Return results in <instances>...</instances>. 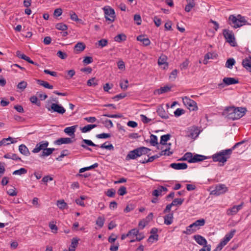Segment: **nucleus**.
<instances>
[{"instance_id": "obj_50", "label": "nucleus", "mask_w": 251, "mask_h": 251, "mask_svg": "<svg viewBox=\"0 0 251 251\" xmlns=\"http://www.w3.org/2000/svg\"><path fill=\"white\" fill-rule=\"evenodd\" d=\"M87 84L88 86H96L98 85V81L94 77L89 79L87 81Z\"/></svg>"}, {"instance_id": "obj_19", "label": "nucleus", "mask_w": 251, "mask_h": 251, "mask_svg": "<svg viewBox=\"0 0 251 251\" xmlns=\"http://www.w3.org/2000/svg\"><path fill=\"white\" fill-rule=\"evenodd\" d=\"M76 127L77 126H71L67 127L64 129V132L68 135L74 137Z\"/></svg>"}, {"instance_id": "obj_41", "label": "nucleus", "mask_w": 251, "mask_h": 251, "mask_svg": "<svg viewBox=\"0 0 251 251\" xmlns=\"http://www.w3.org/2000/svg\"><path fill=\"white\" fill-rule=\"evenodd\" d=\"M235 61L233 58H229L227 60L226 63V67L227 68L231 69L234 65Z\"/></svg>"}, {"instance_id": "obj_56", "label": "nucleus", "mask_w": 251, "mask_h": 251, "mask_svg": "<svg viewBox=\"0 0 251 251\" xmlns=\"http://www.w3.org/2000/svg\"><path fill=\"white\" fill-rule=\"evenodd\" d=\"M126 95L125 93H121L113 98V99L115 100H119L122 99L126 97Z\"/></svg>"}, {"instance_id": "obj_12", "label": "nucleus", "mask_w": 251, "mask_h": 251, "mask_svg": "<svg viewBox=\"0 0 251 251\" xmlns=\"http://www.w3.org/2000/svg\"><path fill=\"white\" fill-rule=\"evenodd\" d=\"M236 232L235 229H232L230 232L226 234L224 238L222 240L220 243L218 244V249H223V248L226 245L230 239L233 237Z\"/></svg>"}, {"instance_id": "obj_61", "label": "nucleus", "mask_w": 251, "mask_h": 251, "mask_svg": "<svg viewBox=\"0 0 251 251\" xmlns=\"http://www.w3.org/2000/svg\"><path fill=\"white\" fill-rule=\"evenodd\" d=\"M140 117L142 122L144 124L149 123L151 121V119L148 118L146 116L143 114L140 115Z\"/></svg>"}, {"instance_id": "obj_62", "label": "nucleus", "mask_w": 251, "mask_h": 251, "mask_svg": "<svg viewBox=\"0 0 251 251\" xmlns=\"http://www.w3.org/2000/svg\"><path fill=\"white\" fill-rule=\"evenodd\" d=\"M177 75V70L175 69V70H173L172 72V73H171V75L169 76L170 79H171L172 80H174L176 78Z\"/></svg>"}, {"instance_id": "obj_59", "label": "nucleus", "mask_w": 251, "mask_h": 251, "mask_svg": "<svg viewBox=\"0 0 251 251\" xmlns=\"http://www.w3.org/2000/svg\"><path fill=\"white\" fill-rule=\"evenodd\" d=\"M134 20L136 22L137 25H140L141 24L142 20L140 15L135 14L134 16Z\"/></svg>"}, {"instance_id": "obj_57", "label": "nucleus", "mask_w": 251, "mask_h": 251, "mask_svg": "<svg viewBox=\"0 0 251 251\" xmlns=\"http://www.w3.org/2000/svg\"><path fill=\"white\" fill-rule=\"evenodd\" d=\"M126 193V188L125 186L121 187L118 191V194L120 196H124Z\"/></svg>"}, {"instance_id": "obj_60", "label": "nucleus", "mask_w": 251, "mask_h": 251, "mask_svg": "<svg viewBox=\"0 0 251 251\" xmlns=\"http://www.w3.org/2000/svg\"><path fill=\"white\" fill-rule=\"evenodd\" d=\"M107 44L108 41L106 39H101L98 41V45L101 48L106 46Z\"/></svg>"}, {"instance_id": "obj_24", "label": "nucleus", "mask_w": 251, "mask_h": 251, "mask_svg": "<svg viewBox=\"0 0 251 251\" xmlns=\"http://www.w3.org/2000/svg\"><path fill=\"white\" fill-rule=\"evenodd\" d=\"M242 64L247 71L251 73V60L250 59L247 58L244 59Z\"/></svg>"}, {"instance_id": "obj_54", "label": "nucleus", "mask_w": 251, "mask_h": 251, "mask_svg": "<svg viewBox=\"0 0 251 251\" xmlns=\"http://www.w3.org/2000/svg\"><path fill=\"white\" fill-rule=\"evenodd\" d=\"M183 200V199H175L172 201V204L173 205H181L182 203Z\"/></svg>"}, {"instance_id": "obj_2", "label": "nucleus", "mask_w": 251, "mask_h": 251, "mask_svg": "<svg viewBox=\"0 0 251 251\" xmlns=\"http://www.w3.org/2000/svg\"><path fill=\"white\" fill-rule=\"evenodd\" d=\"M231 154V150L226 149L213 154L212 156L214 162H219L224 164L230 158Z\"/></svg>"}, {"instance_id": "obj_47", "label": "nucleus", "mask_w": 251, "mask_h": 251, "mask_svg": "<svg viewBox=\"0 0 251 251\" xmlns=\"http://www.w3.org/2000/svg\"><path fill=\"white\" fill-rule=\"evenodd\" d=\"M57 205L60 209H64L67 206V204L64 200H59L57 201Z\"/></svg>"}, {"instance_id": "obj_53", "label": "nucleus", "mask_w": 251, "mask_h": 251, "mask_svg": "<svg viewBox=\"0 0 251 251\" xmlns=\"http://www.w3.org/2000/svg\"><path fill=\"white\" fill-rule=\"evenodd\" d=\"M189 61L188 59H186L184 62H183L180 65V68L181 70H186L189 65Z\"/></svg>"}, {"instance_id": "obj_43", "label": "nucleus", "mask_w": 251, "mask_h": 251, "mask_svg": "<svg viewBox=\"0 0 251 251\" xmlns=\"http://www.w3.org/2000/svg\"><path fill=\"white\" fill-rule=\"evenodd\" d=\"M170 138V134H165L162 135L160 139V144L162 145H165L166 142H167Z\"/></svg>"}, {"instance_id": "obj_31", "label": "nucleus", "mask_w": 251, "mask_h": 251, "mask_svg": "<svg viewBox=\"0 0 251 251\" xmlns=\"http://www.w3.org/2000/svg\"><path fill=\"white\" fill-rule=\"evenodd\" d=\"M137 40L143 43L144 45L147 46L151 44V41L148 38H145L144 35H140L137 37Z\"/></svg>"}, {"instance_id": "obj_36", "label": "nucleus", "mask_w": 251, "mask_h": 251, "mask_svg": "<svg viewBox=\"0 0 251 251\" xmlns=\"http://www.w3.org/2000/svg\"><path fill=\"white\" fill-rule=\"evenodd\" d=\"M105 219L104 217L102 216H99L97 218V220L96 222V224L100 227H102L104 224Z\"/></svg>"}, {"instance_id": "obj_37", "label": "nucleus", "mask_w": 251, "mask_h": 251, "mask_svg": "<svg viewBox=\"0 0 251 251\" xmlns=\"http://www.w3.org/2000/svg\"><path fill=\"white\" fill-rule=\"evenodd\" d=\"M78 239L77 238H73L72 239L71 244L69 247V248L73 251H75L76 247L77 246L78 244Z\"/></svg>"}, {"instance_id": "obj_25", "label": "nucleus", "mask_w": 251, "mask_h": 251, "mask_svg": "<svg viewBox=\"0 0 251 251\" xmlns=\"http://www.w3.org/2000/svg\"><path fill=\"white\" fill-rule=\"evenodd\" d=\"M85 45L83 43L78 42L75 46V52L76 53L81 52L85 49Z\"/></svg>"}, {"instance_id": "obj_44", "label": "nucleus", "mask_w": 251, "mask_h": 251, "mask_svg": "<svg viewBox=\"0 0 251 251\" xmlns=\"http://www.w3.org/2000/svg\"><path fill=\"white\" fill-rule=\"evenodd\" d=\"M55 28L59 30L65 31L67 29V26L63 23H58L55 25Z\"/></svg>"}, {"instance_id": "obj_45", "label": "nucleus", "mask_w": 251, "mask_h": 251, "mask_svg": "<svg viewBox=\"0 0 251 251\" xmlns=\"http://www.w3.org/2000/svg\"><path fill=\"white\" fill-rule=\"evenodd\" d=\"M170 148L169 147L168 148L165 149V150H162L159 153L160 156H162V155H167V156L171 155L173 153V152L170 151Z\"/></svg>"}, {"instance_id": "obj_48", "label": "nucleus", "mask_w": 251, "mask_h": 251, "mask_svg": "<svg viewBox=\"0 0 251 251\" xmlns=\"http://www.w3.org/2000/svg\"><path fill=\"white\" fill-rule=\"evenodd\" d=\"M114 39L115 41L120 42L122 41L126 40V36L123 34H118L115 36Z\"/></svg>"}, {"instance_id": "obj_5", "label": "nucleus", "mask_w": 251, "mask_h": 251, "mask_svg": "<svg viewBox=\"0 0 251 251\" xmlns=\"http://www.w3.org/2000/svg\"><path fill=\"white\" fill-rule=\"evenodd\" d=\"M205 223V221L204 219L197 220L186 227V230L183 231V233L187 235L191 234L199 230L201 227L204 225Z\"/></svg>"}, {"instance_id": "obj_33", "label": "nucleus", "mask_w": 251, "mask_h": 251, "mask_svg": "<svg viewBox=\"0 0 251 251\" xmlns=\"http://www.w3.org/2000/svg\"><path fill=\"white\" fill-rule=\"evenodd\" d=\"M55 150L54 148H46L44 151H42V153L40 155L41 157H46L50 155L52 152Z\"/></svg>"}, {"instance_id": "obj_14", "label": "nucleus", "mask_w": 251, "mask_h": 251, "mask_svg": "<svg viewBox=\"0 0 251 251\" xmlns=\"http://www.w3.org/2000/svg\"><path fill=\"white\" fill-rule=\"evenodd\" d=\"M244 203L242 202L238 205H234L232 207L226 210V214L228 216H234L236 215L241 209H242Z\"/></svg>"}, {"instance_id": "obj_63", "label": "nucleus", "mask_w": 251, "mask_h": 251, "mask_svg": "<svg viewBox=\"0 0 251 251\" xmlns=\"http://www.w3.org/2000/svg\"><path fill=\"white\" fill-rule=\"evenodd\" d=\"M57 55L58 57L62 59H65L67 56V54L66 53L63 52L61 50H59L57 51Z\"/></svg>"}, {"instance_id": "obj_9", "label": "nucleus", "mask_w": 251, "mask_h": 251, "mask_svg": "<svg viewBox=\"0 0 251 251\" xmlns=\"http://www.w3.org/2000/svg\"><path fill=\"white\" fill-rule=\"evenodd\" d=\"M239 81L237 79L233 77H225L223 79V82L218 85V88L221 89L226 86L238 83Z\"/></svg>"}, {"instance_id": "obj_6", "label": "nucleus", "mask_w": 251, "mask_h": 251, "mask_svg": "<svg viewBox=\"0 0 251 251\" xmlns=\"http://www.w3.org/2000/svg\"><path fill=\"white\" fill-rule=\"evenodd\" d=\"M207 157L200 154L188 152L184 154L181 160L187 161L189 163H196L204 160Z\"/></svg>"}, {"instance_id": "obj_16", "label": "nucleus", "mask_w": 251, "mask_h": 251, "mask_svg": "<svg viewBox=\"0 0 251 251\" xmlns=\"http://www.w3.org/2000/svg\"><path fill=\"white\" fill-rule=\"evenodd\" d=\"M167 57L165 55H161L157 61L158 65L163 70L167 69L168 68V63L167 62Z\"/></svg>"}, {"instance_id": "obj_32", "label": "nucleus", "mask_w": 251, "mask_h": 251, "mask_svg": "<svg viewBox=\"0 0 251 251\" xmlns=\"http://www.w3.org/2000/svg\"><path fill=\"white\" fill-rule=\"evenodd\" d=\"M171 90V87L168 86L162 87L160 88L157 89L155 91L154 94H156L158 95H160L163 93L168 92L170 91Z\"/></svg>"}, {"instance_id": "obj_1", "label": "nucleus", "mask_w": 251, "mask_h": 251, "mask_svg": "<svg viewBox=\"0 0 251 251\" xmlns=\"http://www.w3.org/2000/svg\"><path fill=\"white\" fill-rule=\"evenodd\" d=\"M246 109L234 106L226 108L223 113L229 119L235 120L242 117L245 114Z\"/></svg>"}, {"instance_id": "obj_42", "label": "nucleus", "mask_w": 251, "mask_h": 251, "mask_svg": "<svg viewBox=\"0 0 251 251\" xmlns=\"http://www.w3.org/2000/svg\"><path fill=\"white\" fill-rule=\"evenodd\" d=\"M26 173H27V170L25 169L24 168H21L19 170H15V171H14L13 172L12 174L13 175L21 176L22 175L25 174Z\"/></svg>"}, {"instance_id": "obj_34", "label": "nucleus", "mask_w": 251, "mask_h": 251, "mask_svg": "<svg viewBox=\"0 0 251 251\" xmlns=\"http://www.w3.org/2000/svg\"><path fill=\"white\" fill-rule=\"evenodd\" d=\"M187 4L185 6V10L189 12L195 6V4L193 0H186Z\"/></svg>"}, {"instance_id": "obj_51", "label": "nucleus", "mask_w": 251, "mask_h": 251, "mask_svg": "<svg viewBox=\"0 0 251 251\" xmlns=\"http://www.w3.org/2000/svg\"><path fill=\"white\" fill-rule=\"evenodd\" d=\"M96 137L98 139H106L111 137V135L109 133H102L96 135Z\"/></svg>"}, {"instance_id": "obj_8", "label": "nucleus", "mask_w": 251, "mask_h": 251, "mask_svg": "<svg viewBox=\"0 0 251 251\" xmlns=\"http://www.w3.org/2000/svg\"><path fill=\"white\" fill-rule=\"evenodd\" d=\"M182 101L185 106L190 111H195L198 109L197 103L189 98L185 97L182 98Z\"/></svg>"}, {"instance_id": "obj_20", "label": "nucleus", "mask_w": 251, "mask_h": 251, "mask_svg": "<svg viewBox=\"0 0 251 251\" xmlns=\"http://www.w3.org/2000/svg\"><path fill=\"white\" fill-rule=\"evenodd\" d=\"M199 134V131L198 129L196 127H192L189 129L187 136L192 139H195L198 136Z\"/></svg>"}, {"instance_id": "obj_3", "label": "nucleus", "mask_w": 251, "mask_h": 251, "mask_svg": "<svg viewBox=\"0 0 251 251\" xmlns=\"http://www.w3.org/2000/svg\"><path fill=\"white\" fill-rule=\"evenodd\" d=\"M151 150L145 147H141L130 151L126 156V160L135 159L143 155L148 154Z\"/></svg>"}, {"instance_id": "obj_21", "label": "nucleus", "mask_w": 251, "mask_h": 251, "mask_svg": "<svg viewBox=\"0 0 251 251\" xmlns=\"http://www.w3.org/2000/svg\"><path fill=\"white\" fill-rule=\"evenodd\" d=\"M170 166L176 170H184L188 167L185 163H174L171 164Z\"/></svg>"}, {"instance_id": "obj_13", "label": "nucleus", "mask_w": 251, "mask_h": 251, "mask_svg": "<svg viewBox=\"0 0 251 251\" xmlns=\"http://www.w3.org/2000/svg\"><path fill=\"white\" fill-rule=\"evenodd\" d=\"M47 108L51 112H57L59 114H63L66 112V109L61 105L55 103H52L50 107Z\"/></svg>"}, {"instance_id": "obj_22", "label": "nucleus", "mask_w": 251, "mask_h": 251, "mask_svg": "<svg viewBox=\"0 0 251 251\" xmlns=\"http://www.w3.org/2000/svg\"><path fill=\"white\" fill-rule=\"evenodd\" d=\"M73 142L72 140L69 137L61 138L55 141V144L57 145H61L64 144H70Z\"/></svg>"}, {"instance_id": "obj_39", "label": "nucleus", "mask_w": 251, "mask_h": 251, "mask_svg": "<svg viewBox=\"0 0 251 251\" xmlns=\"http://www.w3.org/2000/svg\"><path fill=\"white\" fill-rule=\"evenodd\" d=\"M12 140V137H8L6 138H3L0 141V146H7L10 144V141Z\"/></svg>"}, {"instance_id": "obj_28", "label": "nucleus", "mask_w": 251, "mask_h": 251, "mask_svg": "<svg viewBox=\"0 0 251 251\" xmlns=\"http://www.w3.org/2000/svg\"><path fill=\"white\" fill-rule=\"evenodd\" d=\"M157 113L158 115L163 119H167L169 118L168 114L166 112L164 109L162 107H159L157 109Z\"/></svg>"}, {"instance_id": "obj_27", "label": "nucleus", "mask_w": 251, "mask_h": 251, "mask_svg": "<svg viewBox=\"0 0 251 251\" xmlns=\"http://www.w3.org/2000/svg\"><path fill=\"white\" fill-rule=\"evenodd\" d=\"M173 213H171L166 215L164 217V224L166 225H170L173 222Z\"/></svg>"}, {"instance_id": "obj_26", "label": "nucleus", "mask_w": 251, "mask_h": 251, "mask_svg": "<svg viewBox=\"0 0 251 251\" xmlns=\"http://www.w3.org/2000/svg\"><path fill=\"white\" fill-rule=\"evenodd\" d=\"M19 151L21 153L26 156H29L30 154L28 148L24 144L19 146Z\"/></svg>"}, {"instance_id": "obj_23", "label": "nucleus", "mask_w": 251, "mask_h": 251, "mask_svg": "<svg viewBox=\"0 0 251 251\" xmlns=\"http://www.w3.org/2000/svg\"><path fill=\"white\" fill-rule=\"evenodd\" d=\"M167 190V189L165 187L161 186L152 192V195L154 196L158 197L162 195V193H166Z\"/></svg>"}, {"instance_id": "obj_17", "label": "nucleus", "mask_w": 251, "mask_h": 251, "mask_svg": "<svg viewBox=\"0 0 251 251\" xmlns=\"http://www.w3.org/2000/svg\"><path fill=\"white\" fill-rule=\"evenodd\" d=\"M87 146L92 147H99L98 145L94 144L91 140L88 139H82L81 142V146L84 148L88 150V151H91V149L88 148Z\"/></svg>"}, {"instance_id": "obj_49", "label": "nucleus", "mask_w": 251, "mask_h": 251, "mask_svg": "<svg viewBox=\"0 0 251 251\" xmlns=\"http://www.w3.org/2000/svg\"><path fill=\"white\" fill-rule=\"evenodd\" d=\"M106 144L107 142H105L100 146H99V147L101 149H105L109 150H113L114 149V147L111 144L108 145H106Z\"/></svg>"}, {"instance_id": "obj_38", "label": "nucleus", "mask_w": 251, "mask_h": 251, "mask_svg": "<svg viewBox=\"0 0 251 251\" xmlns=\"http://www.w3.org/2000/svg\"><path fill=\"white\" fill-rule=\"evenodd\" d=\"M37 82L39 85L44 87L46 88H48L49 89H53V86L51 85H50L47 81L38 79V80H37Z\"/></svg>"}, {"instance_id": "obj_52", "label": "nucleus", "mask_w": 251, "mask_h": 251, "mask_svg": "<svg viewBox=\"0 0 251 251\" xmlns=\"http://www.w3.org/2000/svg\"><path fill=\"white\" fill-rule=\"evenodd\" d=\"M49 226L52 233H57L58 227L55 224H53V222L50 223Z\"/></svg>"}, {"instance_id": "obj_11", "label": "nucleus", "mask_w": 251, "mask_h": 251, "mask_svg": "<svg viewBox=\"0 0 251 251\" xmlns=\"http://www.w3.org/2000/svg\"><path fill=\"white\" fill-rule=\"evenodd\" d=\"M223 35L226 41L230 44L231 46L235 47L236 45L234 36L231 31L228 29H224Z\"/></svg>"}, {"instance_id": "obj_29", "label": "nucleus", "mask_w": 251, "mask_h": 251, "mask_svg": "<svg viewBox=\"0 0 251 251\" xmlns=\"http://www.w3.org/2000/svg\"><path fill=\"white\" fill-rule=\"evenodd\" d=\"M97 126V125H87L83 127H81L80 128V131L82 133H87L90 131L92 129L96 127Z\"/></svg>"}, {"instance_id": "obj_40", "label": "nucleus", "mask_w": 251, "mask_h": 251, "mask_svg": "<svg viewBox=\"0 0 251 251\" xmlns=\"http://www.w3.org/2000/svg\"><path fill=\"white\" fill-rule=\"evenodd\" d=\"M150 144L153 146H155L158 144L157 137L156 135L153 134L151 135Z\"/></svg>"}, {"instance_id": "obj_64", "label": "nucleus", "mask_w": 251, "mask_h": 251, "mask_svg": "<svg viewBox=\"0 0 251 251\" xmlns=\"http://www.w3.org/2000/svg\"><path fill=\"white\" fill-rule=\"evenodd\" d=\"M104 124H105V127L107 128H110L113 126V124L110 120H106L104 121Z\"/></svg>"}, {"instance_id": "obj_7", "label": "nucleus", "mask_w": 251, "mask_h": 251, "mask_svg": "<svg viewBox=\"0 0 251 251\" xmlns=\"http://www.w3.org/2000/svg\"><path fill=\"white\" fill-rule=\"evenodd\" d=\"M103 10L106 20L108 21L110 23H113L116 17L114 10L109 6H106L103 8Z\"/></svg>"}, {"instance_id": "obj_15", "label": "nucleus", "mask_w": 251, "mask_h": 251, "mask_svg": "<svg viewBox=\"0 0 251 251\" xmlns=\"http://www.w3.org/2000/svg\"><path fill=\"white\" fill-rule=\"evenodd\" d=\"M49 143L47 141H42L37 144L35 148L32 150L33 153H38L41 151H44L49 146Z\"/></svg>"}, {"instance_id": "obj_30", "label": "nucleus", "mask_w": 251, "mask_h": 251, "mask_svg": "<svg viewBox=\"0 0 251 251\" xmlns=\"http://www.w3.org/2000/svg\"><path fill=\"white\" fill-rule=\"evenodd\" d=\"M16 55L18 57L26 60L31 64H33L34 63V62L32 60H31L29 57L27 56L23 53H22L20 51H17L16 52Z\"/></svg>"}, {"instance_id": "obj_18", "label": "nucleus", "mask_w": 251, "mask_h": 251, "mask_svg": "<svg viewBox=\"0 0 251 251\" xmlns=\"http://www.w3.org/2000/svg\"><path fill=\"white\" fill-rule=\"evenodd\" d=\"M195 241L200 245L205 246L207 245V242L206 240L203 236L200 235H195L193 237Z\"/></svg>"}, {"instance_id": "obj_35", "label": "nucleus", "mask_w": 251, "mask_h": 251, "mask_svg": "<svg viewBox=\"0 0 251 251\" xmlns=\"http://www.w3.org/2000/svg\"><path fill=\"white\" fill-rule=\"evenodd\" d=\"M4 157L6 159H11L14 160H21L20 157H18L16 154L15 153H7L4 155Z\"/></svg>"}, {"instance_id": "obj_4", "label": "nucleus", "mask_w": 251, "mask_h": 251, "mask_svg": "<svg viewBox=\"0 0 251 251\" xmlns=\"http://www.w3.org/2000/svg\"><path fill=\"white\" fill-rule=\"evenodd\" d=\"M228 21L229 24L235 28L246 25L247 23L245 18L239 14L236 16L234 15H230L228 18Z\"/></svg>"}, {"instance_id": "obj_58", "label": "nucleus", "mask_w": 251, "mask_h": 251, "mask_svg": "<svg viewBox=\"0 0 251 251\" xmlns=\"http://www.w3.org/2000/svg\"><path fill=\"white\" fill-rule=\"evenodd\" d=\"M184 113V110L182 109L177 108L174 112V115L176 117H179Z\"/></svg>"}, {"instance_id": "obj_46", "label": "nucleus", "mask_w": 251, "mask_h": 251, "mask_svg": "<svg viewBox=\"0 0 251 251\" xmlns=\"http://www.w3.org/2000/svg\"><path fill=\"white\" fill-rule=\"evenodd\" d=\"M27 83L25 81H22L19 82L17 85V88L21 90L22 91H24L27 86Z\"/></svg>"}, {"instance_id": "obj_55", "label": "nucleus", "mask_w": 251, "mask_h": 251, "mask_svg": "<svg viewBox=\"0 0 251 251\" xmlns=\"http://www.w3.org/2000/svg\"><path fill=\"white\" fill-rule=\"evenodd\" d=\"M139 230L137 228H133L128 231V233L129 234V236H136L138 235L139 233Z\"/></svg>"}, {"instance_id": "obj_10", "label": "nucleus", "mask_w": 251, "mask_h": 251, "mask_svg": "<svg viewBox=\"0 0 251 251\" xmlns=\"http://www.w3.org/2000/svg\"><path fill=\"white\" fill-rule=\"evenodd\" d=\"M228 191V188L223 184H219L215 186V189L211 192V194L219 196L226 193Z\"/></svg>"}]
</instances>
